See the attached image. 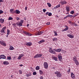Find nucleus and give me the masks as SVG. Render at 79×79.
<instances>
[{
	"mask_svg": "<svg viewBox=\"0 0 79 79\" xmlns=\"http://www.w3.org/2000/svg\"><path fill=\"white\" fill-rule=\"evenodd\" d=\"M73 16H73V17H76V16H77V15H73Z\"/></svg>",
	"mask_w": 79,
	"mask_h": 79,
	"instance_id": "obj_60",
	"label": "nucleus"
},
{
	"mask_svg": "<svg viewBox=\"0 0 79 79\" xmlns=\"http://www.w3.org/2000/svg\"><path fill=\"white\" fill-rule=\"evenodd\" d=\"M10 13H12V14H14L15 13V11H10Z\"/></svg>",
	"mask_w": 79,
	"mask_h": 79,
	"instance_id": "obj_46",
	"label": "nucleus"
},
{
	"mask_svg": "<svg viewBox=\"0 0 79 79\" xmlns=\"http://www.w3.org/2000/svg\"><path fill=\"white\" fill-rule=\"evenodd\" d=\"M73 60L74 61H76L77 60V59L76 57H73Z\"/></svg>",
	"mask_w": 79,
	"mask_h": 79,
	"instance_id": "obj_21",
	"label": "nucleus"
},
{
	"mask_svg": "<svg viewBox=\"0 0 79 79\" xmlns=\"http://www.w3.org/2000/svg\"><path fill=\"white\" fill-rule=\"evenodd\" d=\"M32 43L31 42H29L26 43V45L27 46H29L30 47H31L32 45Z\"/></svg>",
	"mask_w": 79,
	"mask_h": 79,
	"instance_id": "obj_11",
	"label": "nucleus"
},
{
	"mask_svg": "<svg viewBox=\"0 0 79 79\" xmlns=\"http://www.w3.org/2000/svg\"><path fill=\"white\" fill-rule=\"evenodd\" d=\"M1 33H5V30H3V29H2L1 30Z\"/></svg>",
	"mask_w": 79,
	"mask_h": 79,
	"instance_id": "obj_36",
	"label": "nucleus"
},
{
	"mask_svg": "<svg viewBox=\"0 0 79 79\" xmlns=\"http://www.w3.org/2000/svg\"><path fill=\"white\" fill-rule=\"evenodd\" d=\"M12 25H13V26H16V23H13L12 24Z\"/></svg>",
	"mask_w": 79,
	"mask_h": 79,
	"instance_id": "obj_57",
	"label": "nucleus"
},
{
	"mask_svg": "<svg viewBox=\"0 0 79 79\" xmlns=\"http://www.w3.org/2000/svg\"><path fill=\"white\" fill-rule=\"evenodd\" d=\"M52 59H53L55 61H58V59L56 57L53 56L52 57Z\"/></svg>",
	"mask_w": 79,
	"mask_h": 79,
	"instance_id": "obj_26",
	"label": "nucleus"
},
{
	"mask_svg": "<svg viewBox=\"0 0 79 79\" xmlns=\"http://www.w3.org/2000/svg\"><path fill=\"white\" fill-rule=\"evenodd\" d=\"M0 2H3V1L2 0H0Z\"/></svg>",
	"mask_w": 79,
	"mask_h": 79,
	"instance_id": "obj_61",
	"label": "nucleus"
},
{
	"mask_svg": "<svg viewBox=\"0 0 79 79\" xmlns=\"http://www.w3.org/2000/svg\"><path fill=\"white\" fill-rule=\"evenodd\" d=\"M68 18V15H67V16L64 17V19H66V18Z\"/></svg>",
	"mask_w": 79,
	"mask_h": 79,
	"instance_id": "obj_56",
	"label": "nucleus"
},
{
	"mask_svg": "<svg viewBox=\"0 0 79 79\" xmlns=\"http://www.w3.org/2000/svg\"><path fill=\"white\" fill-rule=\"evenodd\" d=\"M72 25L75 26H78V25H77V24H76L75 23H73Z\"/></svg>",
	"mask_w": 79,
	"mask_h": 79,
	"instance_id": "obj_28",
	"label": "nucleus"
},
{
	"mask_svg": "<svg viewBox=\"0 0 79 79\" xmlns=\"http://www.w3.org/2000/svg\"><path fill=\"white\" fill-rule=\"evenodd\" d=\"M60 6H61V5H60V4H59L57 6H56L55 7H54V8L55 9H56V8H60Z\"/></svg>",
	"mask_w": 79,
	"mask_h": 79,
	"instance_id": "obj_22",
	"label": "nucleus"
},
{
	"mask_svg": "<svg viewBox=\"0 0 79 79\" xmlns=\"http://www.w3.org/2000/svg\"><path fill=\"white\" fill-rule=\"evenodd\" d=\"M3 13V11L2 10H0V14H2Z\"/></svg>",
	"mask_w": 79,
	"mask_h": 79,
	"instance_id": "obj_42",
	"label": "nucleus"
},
{
	"mask_svg": "<svg viewBox=\"0 0 79 79\" xmlns=\"http://www.w3.org/2000/svg\"><path fill=\"white\" fill-rule=\"evenodd\" d=\"M23 33L25 34H26V35H27L28 36H29V33L25 31H24Z\"/></svg>",
	"mask_w": 79,
	"mask_h": 79,
	"instance_id": "obj_20",
	"label": "nucleus"
},
{
	"mask_svg": "<svg viewBox=\"0 0 79 79\" xmlns=\"http://www.w3.org/2000/svg\"><path fill=\"white\" fill-rule=\"evenodd\" d=\"M47 25H50V22H48L46 23Z\"/></svg>",
	"mask_w": 79,
	"mask_h": 79,
	"instance_id": "obj_54",
	"label": "nucleus"
},
{
	"mask_svg": "<svg viewBox=\"0 0 79 79\" xmlns=\"http://www.w3.org/2000/svg\"><path fill=\"white\" fill-rule=\"evenodd\" d=\"M6 28V27L5 26L2 29V30H4L5 31V30Z\"/></svg>",
	"mask_w": 79,
	"mask_h": 79,
	"instance_id": "obj_43",
	"label": "nucleus"
},
{
	"mask_svg": "<svg viewBox=\"0 0 79 79\" xmlns=\"http://www.w3.org/2000/svg\"><path fill=\"white\" fill-rule=\"evenodd\" d=\"M71 77L72 79H74L75 78V75L73 73H71Z\"/></svg>",
	"mask_w": 79,
	"mask_h": 79,
	"instance_id": "obj_13",
	"label": "nucleus"
},
{
	"mask_svg": "<svg viewBox=\"0 0 79 79\" xmlns=\"http://www.w3.org/2000/svg\"><path fill=\"white\" fill-rule=\"evenodd\" d=\"M33 74L34 75H36L37 74V73H36V72H34L33 73Z\"/></svg>",
	"mask_w": 79,
	"mask_h": 79,
	"instance_id": "obj_41",
	"label": "nucleus"
},
{
	"mask_svg": "<svg viewBox=\"0 0 79 79\" xmlns=\"http://www.w3.org/2000/svg\"><path fill=\"white\" fill-rule=\"evenodd\" d=\"M13 49H14V48L12 46H10V48H9V50H13Z\"/></svg>",
	"mask_w": 79,
	"mask_h": 79,
	"instance_id": "obj_24",
	"label": "nucleus"
},
{
	"mask_svg": "<svg viewBox=\"0 0 79 79\" xmlns=\"http://www.w3.org/2000/svg\"><path fill=\"white\" fill-rule=\"evenodd\" d=\"M23 20H21L20 22V23H21V24H23Z\"/></svg>",
	"mask_w": 79,
	"mask_h": 79,
	"instance_id": "obj_50",
	"label": "nucleus"
},
{
	"mask_svg": "<svg viewBox=\"0 0 79 79\" xmlns=\"http://www.w3.org/2000/svg\"><path fill=\"white\" fill-rule=\"evenodd\" d=\"M40 69V67L39 66H37L35 67V69L36 70H39V69Z\"/></svg>",
	"mask_w": 79,
	"mask_h": 79,
	"instance_id": "obj_29",
	"label": "nucleus"
},
{
	"mask_svg": "<svg viewBox=\"0 0 79 79\" xmlns=\"http://www.w3.org/2000/svg\"><path fill=\"white\" fill-rule=\"evenodd\" d=\"M10 30L7 29V35H9V34H10Z\"/></svg>",
	"mask_w": 79,
	"mask_h": 79,
	"instance_id": "obj_33",
	"label": "nucleus"
},
{
	"mask_svg": "<svg viewBox=\"0 0 79 79\" xmlns=\"http://www.w3.org/2000/svg\"><path fill=\"white\" fill-rule=\"evenodd\" d=\"M29 24H27V27H29Z\"/></svg>",
	"mask_w": 79,
	"mask_h": 79,
	"instance_id": "obj_64",
	"label": "nucleus"
},
{
	"mask_svg": "<svg viewBox=\"0 0 79 79\" xmlns=\"http://www.w3.org/2000/svg\"><path fill=\"white\" fill-rule=\"evenodd\" d=\"M45 42V40H42L38 42V44H41L43 43V42Z\"/></svg>",
	"mask_w": 79,
	"mask_h": 79,
	"instance_id": "obj_17",
	"label": "nucleus"
},
{
	"mask_svg": "<svg viewBox=\"0 0 79 79\" xmlns=\"http://www.w3.org/2000/svg\"><path fill=\"white\" fill-rule=\"evenodd\" d=\"M27 7L26 6L25 8V11H27Z\"/></svg>",
	"mask_w": 79,
	"mask_h": 79,
	"instance_id": "obj_53",
	"label": "nucleus"
},
{
	"mask_svg": "<svg viewBox=\"0 0 79 79\" xmlns=\"http://www.w3.org/2000/svg\"><path fill=\"white\" fill-rule=\"evenodd\" d=\"M42 56V54H38L34 56V58H40L41 57V56Z\"/></svg>",
	"mask_w": 79,
	"mask_h": 79,
	"instance_id": "obj_2",
	"label": "nucleus"
},
{
	"mask_svg": "<svg viewBox=\"0 0 79 79\" xmlns=\"http://www.w3.org/2000/svg\"><path fill=\"white\" fill-rule=\"evenodd\" d=\"M48 12L46 13V15H48Z\"/></svg>",
	"mask_w": 79,
	"mask_h": 79,
	"instance_id": "obj_58",
	"label": "nucleus"
},
{
	"mask_svg": "<svg viewBox=\"0 0 79 79\" xmlns=\"http://www.w3.org/2000/svg\"><path fill=\"white\" fill-rule=\"evenodd\" d=\"M16 19H17V21H18V20H19V18L18 17H17L16 18Z\"/></svg>",
	"mask_w": 79,
	"mask_h": 79,
	"instance_id": "obj_52",
	"label": "nucleus"
},
{
	"mask_svg": "<svg viewBox=\"0 0 79 79\" xmlns=\"http://www.w3.org/2000/svg\"><path fill=\"white\" fill-rule=\"evenodd\" d=\"M65 27L66 28L62 30V32H64V31H68V29H69V27L67 25H65Z\"/></svg>",
	"mask_w": 79,
	"mask_h": 79,
	"instance_id": "obj_7",
	"label": "nucleus"
},
{
	"mask_svg": "<svg viewBox=\"0 0 79 79\" xmlns=\"http://www.w3.org/2000/svg\"><path fill=\"white\" fill-rule=\"evenodd\" d=\"M71 69H70V68H69V70L67 71L68 72V74H69L70 73H69Z\"/></svg>",
	"mask_w": 79,
	"mask_h": 79,
	"instance_id": "obj_44",
	"label": "nucleus"
},
{
	"mask_svg": "<svg viewBox=\"0 0 79 79\" xmlns=\"http://www.w3.org/2000/svg\"><path fill=\"white\" fill-rule=\"evenodd\" d=\"M0 44L2 45H3L4 47H6V43L3 41H0Z\"/></svg>",
	"mask_w": 79,
	"mask_h": 79,
	"instance_id": "obj_3",
	"label": "nucleus"
},
{
	"mask_svg": "<svg viewBox=\"0 0 79 79\" xmlns=\"http://www.w3.org/2000/svg\"><path fill=\"white\" fill-rule=\"evenodd\" d=\"M52 13L51 12H49L48 14V15L49 16H52Z\"/></svg>",
	"mask_w": 79,
	"mask_h": 79,
	"instance_id": "obj_38",
	"label": "nucleus"
},
{
	"mask_svg": "<svg viewBox=\"0 0 79 79\" xmlns=\"http://www.w3.org/2000/svg\"><path fill=\"white\" fill-rule=\"evenodd\" d=\"M69 7H66V10H67V11L69 12V11L70 10H69Z\"/></svg>",
	"mask_w": 79,
	"mask_h": 79,
	"instance_id": "obj_30",
	"label": "nucleus"
},
{
	"mask_svg": "<svg viewBox=\"0 0 79 79\" xmlns=\"http://www.w3.org/2000/svg\"><path fill=\"white\" fill-rule=\"evenodd\" d=\"M32 76V74L31 73H29L26 74V76L27 77H29V76Z\"/></svg>",
	"mask_w": 79,
	"mask_h": 79,
	"instance_id": "obj_23",
	"label": "nucleus"
},
{
	"mask_svg": "<svg viewBox=\"0 0 79 79\" xmlns=\"http://www.w3.org/2000/svg\"><path fill=\"white\" fill-rule=\"evenodd\" d=\"M19 66H23V65L22 64H20L19 65Z\"/></svg>",
	"mask_w": 79,
	"mask_h": 79,
	"instance_id": "obj_62",
	"label": "nucleus"
},
{
	"mask_svg": "<svg viewBox=\"0 0 79 79\" xmlns=\"http://www.w3.org/2000/svg\"><path fill=\"white\" fill-rule=\"evenodd\" d=\"M69 24H71V25H73V23L70 21H69Z\"/></svg>",
	"mask_w": 79,
	"mask_h": 79,
	"instance_id": "obj_48",
	"label": "nucleus"
},
{
	"mask_svg": "<svg viewBox=\"0 0 79 79\" xmlns=\"http://www.w3.org/2000/svg\"><path fill=\"white\" fill-rule=\"evenodd\" d=\"M58 58L60 61H61V60H62V56L61 54H59L58 56Z\"/></svg>",
	"mask_w": 79,
	"mask_h": 79,
	"instance_id": "obj_8",
	"label": "nucleus"
},
{
	"mask_svg": "<svg viewBox=\"0 0 79 79\" xmlns=\"http://www.w3.org/2000/svg\"><path fill=\"white\" fill-rule=\"evenodd\" d=\"M11 56H9L7 57V60H11Z\"/></svg>",
	"mask_w": 79,
	"mask_h": 79,
	"instance_id": "obj_45",
	"label": "nucleus"
},
{
	"mask_svg": "<svg viewBox=\"0 0 79 79\" xmlns=\"http://www.w3.org/2000/svg\"><path fill=\"white\" fill-rule=\"evenodd\" d=\"M40 79H44V77L42 76H41L40 77Z\"/></svg>",
	"mask_w": 79,
	"mask_h": 79,
	"instance_id": "obj_55",
	"label": "nucleus"
},
{
	"mask_svg": "<svg viewBox=\"0 0 79 79\" xmlns=\"http://www.w3.org/2000/svg\"><path fill=\"white\" fill-rule=\"evenodd\" d=\"M67 36L70 37V38H71V39H73L74 38V36L68 34L67 35Z\"/></svg>",
	"mask_w": 79,
	"mask_h": 79,
	"instance_id": "obj_15",
	"label": "nucleus"
},
{
	"mask_svg": "<svg viewBox=\"0 0 79 79\" xmlns=\"http://www.w3.org/2000/svg\"><path fill=\"white\" fill-rule=\"evenodd\" d=\"M41 34H43V32L39 31H38V32L37 33V35H41Z\"/></svg>",
	"mask_w": 79,
	"mask_h": 79,
	"instance_id": "obj_18",
	"label": "nucleus"
},
{
	"mask_svg": "<svg viewBox=\"0 0 79 79\" xmlns=\"http://www.w3.org/2000/svg\"><path fill=\"white\" fill-rule=\"evenodd\" d=\"M74 62L76 64V65H77V66H78V65H79V63L78 62V61H77V60H76V61H75Z\"/></svg>",
	"mask_w": 79,
	"mask_h": 79,
	"instance_id": "obj_25",
	"label": "nucleus"
},
{
	"mask_svg": "<svg viewBox=\"0 0 79 79\" xmlns=\"http://www.w3.org/2000/svg\"><path fill=\"white\" fill-rule=\"evenodd\" d=\"M23 56H24V54H21L19 55L17 58L18 60H20V59H21V58H22Z\"/></svg>",
	"mask_w": 79,
	"mask_h": 79,
	"instance_id": "obj_10",
	"label": "nucleus"
},
{
	"mask_svg": "<svg viewBox=\"0 0 79 79\" xmlns=\"http://www.w3.org/2000/svg\"><path fill=\"white\" fill-rule=\"evenodd\" d=\"M16 24L18 26H23V24L22 23H20V22L19 23H17Z\"/></svg>",
	"mask_w": 79,
	"mask_h": 79,
	"instance_id": "obj_19",
	"label": "nucleus"
},
{
	"mask_svg": "<svg viewBox=\"0 0 79 79\" xmlns=\"http://www.w3.org/2000/svg\"><path fill=\"white\" fill-rule=\"evenodd\" d=\"M70 14H72V15L74 14V10H72L71 11L70 13Z\"/></svg>",
	"mask_w": 79,
	"mask_h": 79,
	"instance_id": "obj_35",
	"label": "nucleus"
},
{
	"mask_svg": "<svg viewBox=\"0 0 79 79\" xmlns=\"http://www.w3.org/2000/svg\"><path fill=\"white\" fill-rule=\"evenodd\" d=\"M0 56V58H2V59H5L6 58V56L3 55H1Z\"/></svg>",
	"mask_w": 79,
	"mask_h": 79,
	"instance_id": "obj_14",
	"label": "nucleus"
},
{
	"mask_svg": "<svg viewBox=\"0 0 79 79\" xmlns=\"http://www.w3.org/2000/svg\"><path fill=\"white\" fill-rule=\"evenodd\" d=\"M39 72L40 74H41V75H42V74H43L44 73H43L42 71L39 70Z\"/></svg>",
	"mask_w": 79,
	"mask_h": 79,
	"instance_id": "obj_32",
	"label": "nucleus"
},
{
	"mask_svg": "<svg viewBox=\"0 0 79 79\" xmlns=\"http://www.w3.org/2000/svg\"><path fill=\"white\" fill-rule=\"evenodd\" d=\"M15 14H16L17 15H18L19 14H20L21 12L19 10H15L14 12Z\"/></svg>",
	"mask_w": 79,
	"mask_h": 79,
	"instance_id": "obj_9",
	"label": "nucleus"
},
{
	"mask_svg": "<svg viewBox=\"0 0 79 79\" xmlns=\"http://www.w3.org/2000/svg\"><path fill=\"white\" fill-rule=\"evenodd\" d=\"M60 3L62 5H66V4H67V2L65 0H64L63 1H61V2H60Z\"/></svg>",
	"mask_w": 79,
	"mask_h": 79,
	"instance_id": "obj_4",
	"label": "nucleus"
},
{
	"mask_svg": "<svg viewBox=\"0 0 79 79\" xmlns=\"http://www.w3.org/2000/svg\"><path fill=\"white\" fill-rule=\"evenodd\" d=\"M54 32L55 34L54 35L55 36H57L58 35V34H57V32L56 31H54Z\"/></svg>",
	"mask_w": 79,
	"mask_h": 79,
	"instance_id": "obj_31",
	"label": "nucleus"
},
{
	"mask_svg": "<svg viewBox=\"0 0 79 79\" xmlns=\"http://www.w3.org/2000/svg\"><path fill=\"white\" fill-rule=\"evenodd\" d=\"M54 50H55V51H56V52H60L61 51V49H53Z\"/></svg>",
	"mask_w": 79,
	"mask_h": 79,
	"instance_id": "obj_12",
	"label": "nucleus"
},
{
	"mask_svg": "<svg viewBox=\"0 0 79 79\" xmlns=\"http://www.w3.org/2000/svg\"><path fill=\"white\" fill-rule=\"evenodd\" d=\"M44 68H45V69H47V68H48V63H47V62H44Z\"/></svg>",
	"mask_w": 79,
	"mask_h": 79,
	"instance_id": "obj_5",
	"label": "nucleus"
},
{
	"mask_svg": "<svg viewBox=\"0 0 79 79\" xmlns=\"http://www.w3.org/2000/svg\"><path fill=\"white\" fill-rule=\"evenodd\" d=\"M19 73H20L21 74H22V71L21 70H19Z\"/></svg>",
	"mask_w": 79,
	"mask_h": 79,
	"instance_id": "obj_51",
	"label": "nucleus"
},
{
	"mask_svg": "<svg viewBox=\"0 0 79 79\" xmlns=\"http://www.w3.org/2000/svg\"><path fill=\"white\" fill-rule=\"evenodd\" d=\"M3 64L5 65H8L9 64V63L7 61H5L3 62Z\"/></svg>",
	"mask_w": 79,
	"mask_h": 79,
	"instance_id": "obj_16",
	"label": "nucleus"
},
{
	"mask_svg": "<svg viewBox=\"0 0 79 79\" xmlns=\"http://www.w3.org/2000/svg\"><path fill=\"white\" fill-rule=\"evenodd\" d=\"M10 11H14V9H11Z\"/></svg>",
	"mask_w": 79,
	"mask_h": 79,
	"instance_id": "obj_49",
	"label": "nucleus"
},
{
	"mask_svg": "<svg viewBox=\"0 0 79 79\" xmlns=\"http://www.w3.org/2000/svg\"><path fill=\"white\" fill-rule=\"evenodd\" d=\"M55 74H57L56 76L57 77H61L62 75L60 73V72L59 71H56L55 72Z\"/></svg>",
	"mask_w": 79,
	"mask_h": 79,
	"instance_id": "obj_1",
	"label": "nucleus"
},
{
	"mask_svg": "<svg viewBox=\"0 0 79 79\" xmlns=\"http://www.w3.org/2000/svg\"><path fill=\"white\" fill-rule=\"evenodd\" d=\"M47 5H48V6L49 7H51V4L50 3H48Z\"/></svg>",
	"mask_w": 79,
	"mask_h": 79,
	"instance_id": "obj_37",
	"label": "nucleus"
},
{
	"mask_svg": "<svg viewBox=\"0 0 79 79\" xmlns=\"http://www.w3.org/2000/svg\"><path fill=\"white\" fill-rule=\"evenodd\" d=\"M67 16L68 17H69V18H72V17H73V15H67Z\"/></svg>",
	"mask_w": 79,
	"mask_h": 79,
	"instance_id": "obj_34",
	"label": "nucleus"
},
{
	"mask_svg": "<svg viewBox=\"0 0 79 79\" xmlns=\"http://www.w3.org/2000/svg\"><path fill=\"white\" fill-rule=\"evenodd\" d=\"M31 35H32V34L29 33V35H28V36H31Z\"/></svg>",
	"mask_w": 79,
	"mask_h": 79,
	"instance_id": "obj_59",
	"label": "nucleus"
},
{
	"mask_svg": "<svg viewBox=\"0 0 79 79\" xmlns=\"http://www.w3.org/2000/svg\"><path fill=\"white\" fill-rule=\"evenodd\" d=\"M8 19L9 20H13V19L12 17H9V18Z\"/></svg>",
	"mask_w": 79,
	"mask_h": 79,
	"instance_id": "obj_40",
	"label": "nucleus"
},
{
	"mask_svg": "<svg viewBox=\"0 0 79 79\" xmlns=\"http://www.w3.org/2000/svg\"><path fill=\"white\" fill-rule=\"evenodd\" d=\"M43 11L44 13H45V11H47V10H46V9H43Z\"/></svg>",
	"mask_w": 79,
	"mask_h": 79,
	"instance_id": "obj_47",
	"label": "nucleus"
},
{
	"mask_svg": "<svg viewBox=\"0 0 79 79\" xmlns=\"http://www.w3.org/2000/svg\"><path fill=\"white\" fill-rule=\"evenodd\" d=\"M4 21H5V20H4V19H0V23H3L4 22Z\"/></svg>",
	"mask_w": 79,
	"mask_h": 79,
	"instance_id": "obj_27",
	"label": "nucleus"
},
{
	"mask_svg": "<svg viewBox=\"0 0 79 79\" xmlns=\"http://www.w3.org/2000/svg\"><path fill=\"white\" fill-rule=\"evenodd\" d=\"M53 41H54V42H55V41H56V40H57V38H53Z\"/></svg>",
	"mask_w": 79,
	"mask_h": 79,
	"instance_id": "obj_39",
	"label": "nucleus"
},
{
	"mask_svg": "<svg viewBox=\"0 0 79 79\" xmlns=\"http://www.w3.org/2000/svg\"><path fill=\"white\" fill-rule=\"evenodd\" d=\"M49 52L51 53H52V54H56V52L55 51H54L52 49L50 48L49 50Z\"/></svg>",
	"mask_w": 79,
	"mask_h": 79,
	"instance_id": "obj_6",
	"label": "nucleus"
},
{
	"mask_svg": "<svg viewBox=\"0 0 79 79\" xmlns=\"http://www.w3.org/2000/svg\"><path fill=\"white\" fill-rule=\"evenodd\" d=\"M11 77L12 78H13V75H11Z\"/></svg>",
	"mask_w": 79,
	"mask_h": 79,
	"instance_id": "obj_63",
	"label": "nucleus"
}]
</instances>
